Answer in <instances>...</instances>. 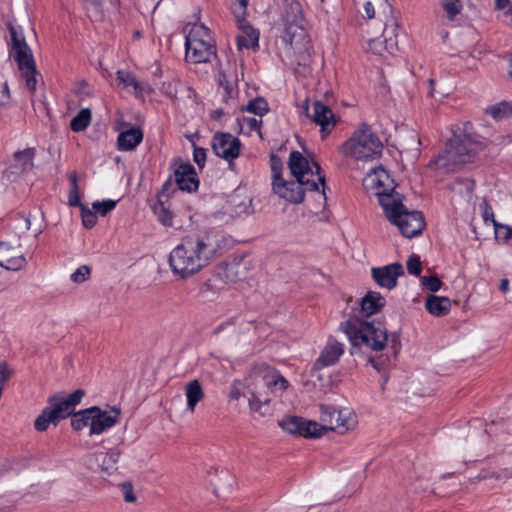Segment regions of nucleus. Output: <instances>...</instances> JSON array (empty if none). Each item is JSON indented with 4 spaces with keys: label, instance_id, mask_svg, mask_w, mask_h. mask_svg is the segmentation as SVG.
I'll return each instance as SVG.
<instances>
[{
    "label": "nucleus",
    "instance_id": "4c0bfd02",
    "mask_svg": "<svg viewBox=\"0 0 512 512\" xmlns=\"http://www.w3.org/2000/svg\"><path fill=\"white\" fill-rule=\"evenodd\" d=\"M270 401V397L264 395L262 391L256 387L251 393V398H249V406L252 411L259 412L262 405H268Z\"/></svg>",
    "mask_w": 512,
    "mask_h": 512
},
{
    "label": "nucleus",
    "instance_id": "c756f323",
    "mask_svg": "<svg viewBox=\"0 0 512 512\" xmlns=\"http://www.w3.org/2000/svg\"><path fill=\"white\" fill-rule=\"evenodd\" d=\"M92 407L82 409L78 412H74L71 416V427L75 431H81L85 427L90 428V419Z\"/></svg>",
    "mask_w": 512,
    "mask_h": 512
},
{
    "label": "nucleus",
    "instance_id": "4d7b16f0",
    "mask_svg": "<svg viewBox=\"0 0 512 512\" xmlns=\"http://www.w3.org/2000/svg\"><path fill=\"white\" fill-rule=\"evenodd\" d=\"M242 121L249 127L251 131H260L262 120L255 117H243Z\"/></svg>",
    "mask_w": 512,
    "mask_h": 512
},
{
    "label": "nucleus",
    "instance_id": "bb28decb",
    "mask_svg": "<svg viewBox=\"0 0 512 512\" xmlns=\"http://www.w3.org/2000/svg\"><path fill=\"white\" fill-rule=\"evenodd\" d=\"M35 157V148H27L22 151H17L14 153V165L12 169L14 172L22 173L29 171L33 168L34 163L33 159Z\"/></svg>",
    "mask_w": 512,
    "mask_h": 512
},
{
    "label": "nucleus",
    "instance_id": "9d476101",
    "mask_svg": "<svg viewBox=\"0 0 512 512\" xmlns=\"http://www.w3.org/2000/svg\"><path fill=\"white\" fill-rule=\"evenodd\" d=\"M345 156L355 159H374L381 155L383 144L371 128L363 123L341 146Z\"/></svg>",
    "mask_w": 512,
    "mask_h": 512
},
{
    "label": "nucleus",
    "instance_id": "774afa93",
    "mask_svg": "<svg viewBox=\"0 0 512 512\" xmlns=\"http://www.w3.org/2000/svg\"><path fill=\"white\" fill-rule=\"evenodd\" d=\"M509 4V0H496V6L498 9H504Z\"/></svg>",
    "mask_w": 512,
    "mask_h": 512
},
{
    "label": "nucleus",
    "instance_id": "f257e3e1",
    "mask_svg": "<svg viewBox=\"0 0 512 512\" xmlns=\"http://www.w3.org/2000/svg\"><path fill=\"white\" fill-rule=\"evenodd\" d=\"M225 238L220 231L209 229L184 236L170 252L172 272L187 279L220 257Z\"/></svg>",
    "mask_w": 512,
    "mask_h": 512
},
{
    "label": "nucleus",
    "instance_id": "ea45409f",
    "mask_svg": "<svg viewBox=\"0 0 512 512\" xmlns=\"http://www.w3.org/2000/svg\"><path fill=\"white\" fill-rule=\"evenodd\" d=\"M117 80L125 86H132L136 92H143L144 87L139 83L136 78L129 72L119 70L117 72Z\"/></svg>",
    "mask_w": 512,
    "mask_h": 512
},
{
    "label": "nucleus",
    "instance_id": "338daca9",
    "mask_svg": "<svg viewBox=\"0 0 512 512\" xmlns=\"http://www.w3.org/2000/svg\"><path fill=\"white\" fill-rule=\"evenodd\" d=\"M428 83H429V91H428V95L430 97H435V90H434V80L433 79H429L428 80Z\"/></svg>",
    "mask_w": 512,
    "mask_h": 512
},
{
    "label": "nucleus",
    "instance_id": "c03bdc74",
    "mask_svg": "<svg viewBox=\"0 0 512 512\" xmlns=\"http://www.w3.org/2000/svg\"><path fill=\"white\" fill-rule=\"evenodd\" d=\"M444 11L450 20H453L462 9V4L459 0H449L443 4Z\"/></svg>",
    "mask_w": 512,
    "mask_h": 512
},
{
    "label": "nucleus",
    "instance_id": "6e6552de",
    "mask_svg": "<svg viewBox=\"0 0 512 512\" xmlns=\"http://www.w3.org/2000/svg\"><path fill=\"white\" fill-rule=\"evenodd\" d=\"M485 147L486 145L482 141L475 139L470 134H454L448 140L445 152L439 156L437 164L447 170H455L456 167L471 162L476 152Z\"/></svg>",
    "mask_w": 512,
    "mask_h": 512
},
{
    "label": "nucleus",
    "instance_id": "680f3d73",
    "mask_svg": "<svg viewBox=\"0 0 512 512\" xmlns=\"http://www.w3.org/2000/svg\"><path fill=\"white\" fill-rule=\"evenodd\" d=\"M364 10H365V13H366V16L368 19H372L374 17L375 9H374L373 4L370 1H367L364 4Z\"/></svg>",
    "mask_w": 512,
    "mask_h": 512
},
{
    "label": "nucleus",
    "instance_id": "f704fd0d",
    "mask_svg": "<svg viewBox=\"0 0 512 512\" xmlns=\"http://www.w3.org/2000/svg\"><path fill=\"white\" fill-rule=\"evenodd\" d=\"M68 179L70 181L68 203L72 207L81 208V205L83 204L80 202L77 174L75 172L70 173Z\"/></svg>",
    "mask_w": 512,
    "mask_h": 512
},
{
    "label": "nucleus",
    "instance_id": "8fccbe9b",
    "mask_svg": "<svg viewBox=\"0 0 512 512\" xmlns=\"http://www.w3.org/2000/svg\"><path fill=\"white\" fill-rule=\"evenodd\" d=\"M119 487L126 502L133 503L136 501V496L134 494V489L131 482H123L119 485Z\"/></svg>",
    "mask_w": 512,
    "mask_h": 512
},
{
    "label": "nucleus",
    "instance_id": "3c124183",
    "mask_svg": "<svg viewBox=\"0 0 512 512\" xmlns=\"http://www.w3.org/2000/svg\"><path fill=\"white\" fill-rule=\"evenodd\" d=\"M193 146V160L198 165V167L202 169L206 162V149L197 147L195 144H193Z\"/></svg>",
    "mask_w": 512,
    "mask_h": 512
},
{
    "label": "nucleus",
    "instance_id": "37998d69",
    "mask_svg": "<svg viewBox=\"0 0 512 512\" xmlns=\"http://www.w3.org/2000/svg\"><path fill=\"white\" fill-rule=\"evenodd\" d=\"M117 201L107 199L102 202L96 201L92 204L93 209L101 216H106L116 207Z\"/></svg>",
    "mask_w": 512,
    "mask_h": 512
},
{
    "label": "nucleus",
    "instance_id": "c9c22d12",
    "mask_svg": "<svg viewBox=\"0 0 512 512\" xmlns=\"http://www.w3.org/2000/svg\"><path fill=\"white\" fill-rule=\"evenodd\" d=\"M153 212L161 224L164 226H172L173 215L170 210L165 207L161 199H158L157 203L153 206Z\"/></svg>",
    "mask_w": 512,
    "mask_h": 512
},
{
    "label": "nucleus",
    "instance_id": "603ef678",
    "mask_svg": "<svg viewBox=\"0 0 512 512\" xmlns=\"http://www.w3.org/2000/svg\"><path fill=\"white\" fill-rule=\"evenodd\" d=\"M242 266H245L244 262L232 263L228 265L227 271L234 274L235 280H242L246 278V275L241 272Z\"/></svg>",
    "mask_w": 512,
    "mask_h": 512
},
{
    "label": "nucleus",
    "instance_id": "423d86ee",
    "mask_svg": "<svg viewBox=\"0 0 512 512\" xmlns=\"http://www.w3.org/2000/svg\"><path fill=\"white\" fill-rule=\"evenodd\" d=\"M317 179H295L274 183L273 191L290 203L300 204L304 201L305 192H314L317 201L325 207L327 196L325 194V174L318 163H314Z\"/></svg>",
    "mask_w": 512,
    "mask_h": 512
},
{
    "label": "nucleus",
    "instance_id": "e2e57ef3",
    "mask_svg": "<svg viewBox=\"0 0 512 512\" xmlns=\"http://www.w3.org/2000/svg\"><path fill=\"white\" fill-rule=\"evenodd\" d=\"M499 289L503 293L508 292L509 291V280L506 278L501 279Z\"/></svg>",
    "mask_w": 512,
    "mask_h": 512
},
{
    "label": "nucleus",
    "instance_id": "58836bf2",
    "mask_svg": "<svg viewBox=\"0 0 512 512\" xmlns=\"http://www.w3.org/2000/svg\"><path fill=\"white\" fill-rule=\"evenodd\" d=\"M270 166L273 179L272 186H274V183H280L284 181L282 177L283 162L278 155L274 153L270 154Z\"/></svg>",
    "mask_w": 512,
    "mask_h": 512
},
{
    "label": "nucleus",
    "instance_id": "a18cd8bd",
    "mask_svg": "<svg viewBox=\"0 0 512 512\" xmlns=\"http://www.w3.org/2000/svg\"><path fill=\"white\" fill-rule=\"evenodd\" d=\"M368 363L372 365V367L378 372H382L386 369L390 362V358L388 355H380V356H370L368 357Z\"/></svg>",
    "mask_w": 512,
    "mask_h": 512
},
{
    "label": "nucleus",
    "instance_id": "a19ab883",
    "mask_svg": "<svg viewBox=\"0 0 512 512\" xmlns=\"http://www.w3.org/2000/svg\"><path fill=\"white\" fill-rule=\"evenodd\" d=\"M421 284L425 289H427L431 292H437L441 289V286L443 283L438 276L430 275V276H423L421 278Z\"/></svg>",
    "mask_w": 512,
    "mask_h": 512
},
{
    "label": "nucleus",
    "instance_id": "72a5a7b5",
    "mask_svg": "<svg viewBox=\"0 0 512 512\" xmlns=\"http://www.w3.org/2000/svg\"><path fill=\"white\" fill-rule=\"evenodd\" d=\"M31 227V219L30 215H26L23 213L17 214L12 222H11V229L12 231L17 234L19 237H21L22 234H24L26 231H28Z\"/></svg>",
    "mask_w": 512,
    "mask_h": 512
},
{
    "label": "nucleus",
    "instance_id": "393cba45",
    "mask_svg": "<svg viewBox=\"0 0 512 512\" xmlns=\"http://www.w3.org/2000/svg\"><path fill=\"white\" fill-rule=\"evenodd\" d=\"M240 29L242 33L237 36V47L239 50L255 49L259 47V31L254 29L250 24L244 20L240 22Z\"/></svg>",
    "mask_w": 512,
    "mask_h": 512
},
{
    "label": "nucleus",
    "instance_id": "6e6d98bb",
    "mask_svg": "<svg viewBox=\"0 0 512 512\" xmlns=\"http://www.w3.org/2000/svg\"><path fill=\"white\" fill-rule=\"evenodd\" d=\"M12 375V370L9 368L5 361L0 362V386L5 385V382L9 380Z\"/></svg>",
    "mask_w": 512,
    "mask_h": 512
},
{
    "label": "nucleus",
    "instance_id": "5701e85b",
    "mask_svg": "<svg viewBox=\"0 0 512 512\" xmlns=\"http://www.w3.org/2000/svg\"><path fill=\"white\" fill-rule=\"evenodd\" d=\"M143 140V132L140 127H130L119 133L117 138V147L120 151H132Z\"/></svg>",
    "mask_w": 512,
    "mask_h": 512
},
{
    "label": "nucleus",
    "instance_id": "2eb2a0df",
    "mask_svg": "<svg viewBox=\"0 0 512 512\" xmlns=\"http://www.w3.org/2000/svg\"><path fill=\"white\" fill-rule=\"evenodd\" d=\"M186 60L193 63H206L216 57V46L212 40H194L185 43Z\"/></svg>",
    "mask_w": 512,
    "mask_h": 512
},
{
    "label": "nucleus",
    "instance_id": "4468645a",
    "mask_svg": "<svg viewBox=\"0 0 512 512\" xmlns=\"http://www.w3.org/2000/svg\"><path fill=\"white\" fill-rule=\"evenodd\" d=\"M402 275H404V269L399 262L371 268V277L375 283L379 287L388 290H392L397 286L398 278Z\"/></svg>",
    "mask_w": 512,
    "mask_h": 512
},
{
    "label": "nucleus",
    "instance_id": "4be33fe9",
    "mask_svg": "<svg viewBox=\"0 0 512 512\" xmlns=\"http://www.w3.org/2000/svg\"><path fill=\"white\" fill-rule=\"evenodd\" d=\"M343 353V344L330 339L315 361L313 368L321 369L323 367L334 365Z\"/></svg>",
    "mask_w": 512,
    "mask_h": 512
},
{
    "label": "nucleus",
    "instance_id": "a878e982",
    "mask_svg": "<svg viewBox=\"0 0 512 512\" xmlns=\"http://www.w3.org/2000/svg\"><path fill=\"white\" fill-rule=\"evenodd\" d=\"M386 304L385 298L376 291H368L361 300V311L369 317L378 313Z\"/></svg>",
    "mask_w": 512,
    "mask_h": 512
},
{
    "label": "nucleus",
    "instance_id": "c85d7f7f",
    "mask_svg": "<svg viewBox=\"0 0 512 512\" xmlns=\"http://www.w3.org/2000/svg\"><path fill=\"white\" fill-rule=\"evenodd\" d=\"M486 113L497 121L512 117V102L503 101L490 106L486 109Z\"/></svg>",
    "mask_w": 512,
    "mask_h": 512
},
{
    "label": "nucleus",
    "instance_id": "aec40b11",
    "mask_svg": "<svg viewBox=\"0 0 512 512\" xmlns=\"http://www.w3.org/2000/svg\"><path fill=\"white\" fill-rule=\"evenodd\" d=\"M396 33L394 28L385 26L382 36L379 38H373L368 41V49L377 55H382L384 51L389 54H394L398 50V43L396 40Z\"/></svg>",
    "mask_w": 512,
    "mask_h": 512
},
{
    "label": "nucleus",
    "instance_id": "de8ad7c7",
    "mask_svg": "<svg viewBox=\"0 0 512 512\" xmlns=\"http://www.w3.org/2000/svg\"><path fill=\"white\" fill-rule=\"evenodd\" d=\"M495 237L497 239L508 241L512 238V228L508 225L495 223Z\"/></svg>",
    "mask_w": 512,
    "mask_h": 512
},
{
    "label": "nucleus",
    "instance_id": "ddd939ff",
    "mask_svg": "<svg viewBox=\"0 0 512 512\" xmlns=\"http://www.w3.org/2000/svg\"><path fill=\"white\" fill-rule=\"evenodd\" d=\"M240 140L230 133H216L212 139L214 153L229 162L237 158L240 153Z\"/></svg>",
    "mask_w": 512,
    "mask_h": 512
},
{
    "label": "nucleus",
    "instance_id": "20e7f679",
    "mask_svg": "<svg viewBox=\"0 0 512 512\" xmlns=\"http://www.w3.org/2000/svg\"><path fill=\"white\" fill-rule=\"evenodd\" d=\"M376 194L386 217L399 228L404 237L413 238L422 232L425 227L423 214L409 211L402 203V196L394 188H383Z\"/></svg>",
    "mask_w": 512,
    "mask_h": 512
},
{
    "label": "nucleus",
    "instance_id": "13d9d810",
    "mask_svg": "<svg viewBox=\"0 0 512 512\" xmlns=\"http://www.w3.org/2000/svg\"><path fill=\"white\" fill-rule=\"evenodd\" d=\"M490 477L494 478L496 480L507 481L508 479L511 478V473H510V470L508 468H503V469H500L498 471L492 472L490 474Z\"/></svg>",
    "mask_w": 512,
    "mask_h": 512
},
{
    "label": "nucleus",
    "instance_id": "9b49d317",
    "mask_svg": "<svg viewBox=\"0 0 512 512\" xmlns=\"http://www.w3.org/2000/svg\"><path fill=\"white\" fill-rule=\"evenodd\" d=\"M250 377L256 383H262L267 390L279 387L284 391L288 388V381L273 367L266 363H256L251 368Z\"/></svg>",
    "mask_w": 512,
    "mask_h": 512
},
{
    "label": "nucleus",
    "instance_id": "412c9836",
    "mask_svg": "<svg viewBox=\"0 0 512 512\" xmlns=\"http://www.w3.org/2000/svg\"><path fill=\"white\" fill-rule=\"evenodd\" d=\"M314 163L311 166L308 159L301 152L295 150L289 155L288 168L295 179H307L306 175L308 174L316 175Z\"/></svg>",
    "mask_w": 512,
    "mask_h": 512
},
{
    "label": "nucleus",
    "instance_id": "0eeeda50",
    "mask_svg": "<svg viewBox=\"0 0 512 512\" xmlns=\"http://www.w3.org/2000/svg\"><path fill=\"white\" fill-rule=\"evenodd\" d=\"M84 396L83 389H77L67 396L64 393L51 395L47 400L48 406L35 419V429L43 432L47 430L49 424L56 426L61 420L71 417Z\"/></svg>",
    "mask_w": 512,
    "mask_h": 512
},
{
    "label": "nucleus",
    "instance_id": "473e14b6",
    "mask_svg": "<svg viewBox=\"0 0 512 512\" xmlns=\"http://www.w3.org/2000/svg\"><path fill=\"white\" fill-rule=\"evenodd\" d=\"M191 40H212L210 30L204 24L195 23L185 36V43H189Z\"/></svg>",
    "mask_w": 512,
    "mask_h": 512
},
{
    "label": "nucleus",
    "instance_id": "f3484780",
    "mask_svg": "<svg viewBox=\"0 0 512 512\" xmlns=\"http://www.w3.org/2000/svg\"><path fill=\"white\" fill-rule=\"evenodd\" d=\"M306 115L310 117L313 122L321 127V133L325 134L335 126V116L333 111L321 101H314L312 105V112L308 106L304 107Z\"/></svg>",
    "mask_w": 512,
    "mask_h": 512
},
{
    "label": "nucleus",
    "instance_id": "0e129e2a",
    "mask_svg": "<svg viewBox=\"0 0 512 512\" xmlns=\"http://www.w3.org/2000/svg\"><path fill=\"white\" fill-rule=\"evenodd\" d=\"M237 1L239 3V9L241 10V14L244 15L245 11H246V8L248 6V1L249 0H237Z\"/></svg>",
    "mask_w": 512,
    "mask_h": 512
},
{
    "label": "nucleus",
    "instance_id": "b1692460",
    "mask_svg": "<svg viewBox=\"0 0 512 512\" xmlns=\"http://www.w3.org/2000/svg\"><path fill=\"white\" fill-rule=\"evenodd\" d=\"M426 310L435 317H443L451 310V300L448 297L430 294L425 298Z\"/></svg>",
    "mask_w": 512,
    "mask_h": 512
},
{
    "label": "nucleus",
    "instance_id": "bf43d9fd",
    "mask_svg": "<svg viewBox=\"0 0 512 512\" xmlns=\"http://www.w3.org/2000/svg\"><path fill=\"white\" fill-rule=\"evenodd\" d=\"M242 392L237 383H233L230 387L229 397L231 400H239Z\"/></svg>",
    "mask_w": 512,
    "mask_h": 512
},
{
    "label": "nucleus",
    "instance_id": "7c9ffc66",
    "mask_svg": "<svg viewBox=\"0 0 512 512\" xmlns=\"http://www.w3.org/2000/svg\"><path fill=\"white\" fill-rule=\"evenodd\" d=\"M241 111L253 113L259 117L264 116L269 111V105L265 98L257 97L248 102L246 106L241 108Z\"/></svg>",
    "mask_w": 512,
    "mask_h": 512
},
{
    "label": "nucleus",
    "instance_id": "f8f14e48",
    "mask_svg": "<svg viewBox=\"0 0 512 512\" xmlns=\"http://www.w3.org/2000/svg\"><path fill=\"white\" fill-rule=\"evenodd\" d=\"M89 435H100L106 430L115 426L121 416L119 408L112 407L110 410H103L99 406H92Z\"/></svg>",
    "mask_w": 512,
    "mask_h": 512
},
{
    "label": "nucleus",
    "instance_id": "09e8293b",
    "mask_svg": "<svg viewBox=\"0 0 512 512\" xmlns=\"http://www.w3.org/2000/svg\"><path fill=\"white\" fill-rule=\"evenodd\" d=\"M90 275V268L86 265L77 268L71 275V279L75 283H82L88 279Z\"/></svg>",
    "mask_w": 512,
    "mask_h": 512
},
{
    "label": "nucleus",
    "instance_id": "39448f33",
    "mask_svg": "<svg viewBox=\"0 0 512 512\" xmlns=\"http://www.w3.org/2000/svg\"><path fill=\"white\" fill-rule=\"evenodd\" d=\"M305 17L298 0H283L277 22L279 38L284 47L305 45Z\"/></svg>",
    "mask_w": 512,
    "mask_h": 512
},
{
    "label": "nucleus",
    "instance_id": "a211bd4d",
    "mask_svg": "<svg viewBox=\"0 0 512 512\" xmlns=\"http://www.w3.org/2000/svg\"><path fill=\"white\" fill-rule=\"evenodd\" d=\"M21 244L12 246L7 242L0 243V266L7 269L16 271L26 265V259L20 249Z\"/></svg>",
    "mask_w": 512,
    "mask_h": 512
},
{
    "label": "nucleus",
    "instance_id": "f03ea898",
    "mask_svg": "<svg viewBox=\"0 0 512 512\" xmlns=\"http://www.w3.org/2000/svg\"><path fill=\"white\" fill-rule=\"evenodd\" d=\"M319 408L321 424L302 417L291 416L283 419L280 426L290 434L306 438H319L327 431L344 434L354 427L355 419L348 410H338L334 406L324 404H321Z\"/></svg>",
    "mask_w": 512,
    "mask_h": 512
},
{
    "label": "nucleus",
    "instance_id": "e433bc0d",
    "mask_svg": "<svg viewBox=\"0 0 512 512\" xmlns=\"http://www.w3.org/2000/svg\"><path fill=\"white\" fill-rule=\"evenodd\" d=\"M219 85L224 89V101L232 98L236 93V80L230 79L225 72H220L218 76Z\"/></svg>",
    "mask_w": 512,
    "mask_h": 512
},
{
    "label": "nucleus",
    "instance_id": "79ce46f5",
    "mask_svg": "<svg viewBox=\"0 0 512 512\" xmlns=\"http://www.w3.org/2000/svg\"><path fill=\"white\" fill-rule=\"evenodd\" d=\"M82 223L85 228H92L97 223L96 211L90 210L87 206L81 205Z\"/></svg>",
    "mask_w": 512,
    "mask_h": 512
},
{
    "label": "nucleus",
    "instance_id": "49530a36",
    "mask_svg": "<svg viewBox=\"0 0 512 512\" xmlns=\"http://www.w3.org/2000/svg\"><path fill=\"white\" fill-rule=\"evenodd\" d=\"M407 270L411 275L419 276L422 271L420 257L417 254H412L407 260Z\"/></svg>",
    "mask_w": 512,
    "mask_h": 512
},
{
    "label": "nucleus",
    "instance_id": "052dcab7",
    "mask_svg": "<svg viewBox=\"0 0 512 512\" xmlns=\"http://www.w3.org/2000/svg\"><path fill=\"white\" fill-rule=\"evenodd\" d=\"M173 187V182H172V178L169 177L163 184L162 186V190L159 194V199H161L162 196L164 195H169V192H170V189H172Z\"/></svg>",
    "mask_w": 512,
    "mask_h": 512
},
{
    "label": "nucleus",
    "instance_id": "6ab92c4d",
    "mask_svg": "<svg viewBox=\"0 0 512 512\" xmlns=\"http://www.w3.org/2000/svg\"><path fill=\"white\" fill-rule=\"evenodd\" d=\"M174 180L179 190L189 193L198 189L199 179L190 163H181L174 171Z\"/></svg>",
    "mask_w": 512,
    "mask_h": 512
},
{
    "label": "nucleus",
    "instance_id": "dca6fc26",
    "mask_svg": "<svg viewBox=\"0 0 512 512\" xmlns=\"http://www.w3.org/2000/svg\"><path fill=\"white\" fill-rule=\"evenodd\" d=\"M120 450L113 448L107 452H97L86 456V464L89 469H100L102 472L111 474L117 470L116 464L120 457Z\"/></svg>",
    "mask_w": 512,
    "mask_h": 512
},
{
    "label": "nucleus",
    "instance_id": "5fc2aeb1",
    "mask_svg": "<svg viewBox=\"0 0 512 512\" xmlns=\"http://www.w3.org/2000/svg\"><path fill=\"white\" fill-rule=\"evenodd\" d=\"M178 86H179L178 81H172V82L164 83L162 89H163V92L168 97H170L171 99H176L177 94H178Z\"/></svg>",
    "mask_w": 512,
    "mask_h": 512
},
{
    "label": "nucleus",
    "instance_id": "2f4dec72",
    "mask_svg": "<svg viewBox=\"0 0 512 512\" xmlns=\"http://www.w3.org/2000/svg\"><path fill=\"white\" fill-rule=\"evenodd\" d=\"M91 122V111L89 109L80 110L70 122V128L74 132L85 130Z\"/></svg>",
    "mask_w": 512,
    "mask_h": 512
},
{
    "label": "nucleus",
    "instance_id": "69168bd1",
    "mask_svg": "<svg viewBox=\"0 0 512 512\" xmlns=\"http://www.w3.org/2000/svg\"><path fill=\"white\" fill-rule=\"evenodd\" d=\"M224 112L222 109H217V110H214L212 113H211V117L214 119V120H219L222 116H223Z\"/></svg>",
    "mask_w": 512,
    "mask_h": 512
},
{
    "label": "nucleus",
    "instance_id": "1a4fd4ad",
    "mask_svg": "<svg viewBox=\"0 0 512 512\" xmlns=\"http://www.w3.org/2000/svg\"><path fill=\"white\" fill-rule=\"evenodd\" d=\"M8 29L11 36L12 56L17 63L22 76L25 78V85L27 89L31 93H34L36 91L37 84V69L32 51L26 43L20 27H15L12 23H8Z\"/></svg>",
    "mask_w": 512,
    "mask_h": 512
},
{
    "label": "nucleus",
    "instance_id": "7ed1b4c3",
    "mask_svg": "<svg viewBox=\"0 0 512 512\" xmlns=\"http://www.w3.org/2000/svg\"><path fill=\"white\" fill-rule=\"evenodd\" d=\"M340 328L348 337L353 348L365 346L372 351H382L390 343L394 357L400 350L399 335L392 333L389 338L386 328L380 324L376 326L373 322L350 318L342 322Z\"/></svg>",
    "mask_w": 512,
    "mask_h": 512
},
{
    "label": "nucleus",
    "instance_id": "cd10ccee",
    "mask_svg": "<svg viewBox=\"0 0 512 512\" xmlns=\"http://www.w3.org/2000/svg\"><path fill=\"white\" fill-rule=\"evenodd\" d=\"M185 394L187 398V409L194 411L196 405L204 398L202 386L198 380H192L185 386Z\"/></svg>",
    "mask_w": 512,
    "mask_h": 512
},
{
    "label": "nucleus",
    "instance_id": "864d4df0",
    "mask_svg": "<svg viewBox=\"0 0 512 512\" xmlns=\"http://www.w3.org/2000/svg\"><path fill=\"white\" fill-rule=\"evenodd\" d=\"M481 207H482V216H483L484 222L486 224L491 222L493 224V226L495 227V223H498V222L495 220L492 207L487 202H484L481 205Z\"/></svg>",
    "mask_w": 512,
    "mask_h": 512
}]
</instances>
